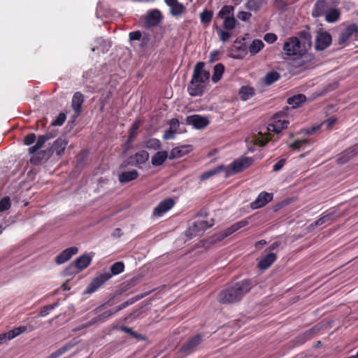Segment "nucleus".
<instances>
[{
	"mask_svg": "<svg viewBox=\"0 0 358 358\" xmlns=\"http://www.w3.org/2000/svg\"><path fill=\"white\" fill-rule=\"evenodd\" d=\"M236 20L234 17H225L224 18L223 27L227 30H231L236 27Z\"/></svg>",
	"mask_w": 358,
	"mask_h": 358,
	"instance_id": "nucleus-47",
	"label": "nucleus"
},
{
	"mask_svg": "<svg viewBox=\"0 0 358 358\" xmlns=\"http://www.w3.org/2000/svg\"><path fill=\"white\" fill-rule=\"evenodd\" d=\"M167 157L166 151H158L152 157L151 163L154 166H159L164 164Z\"/></svg>",
	"mask_w": 358,
	"mask_h": 358,
	"instance_id": "nucleus-29",
	"label": "nucleus"
},
{
	"mask_svg": "<svg viewBox=\"0 0 358 358\" xmlns=\"http://www.w3.org/2000/svg\"><path fill=\"white\" fill-rule=\"evenodd\" d=\"M185 11V6L179 1L176 2L174 5L170 7V13L173 16H178L182 14Z\"/></svg>",
	"mask_w": 358,
	"mask_h": 358,
	"instance_id": "nucleus-41",
	"label": "nucleus"
},
{
	"mask_svg": "<svg viewBox=\"0 0 358 358\" xmlns=\"http://www.w3.org/2000/svg\"><path fill=\"white\" fill-rule=\"evenodd\" d=\"M309 143L308 139L296 140L289 145V148L294 150L299 151L304 148L305 145Z\"/></svg>",
	"mask_w": 358,
	"mask_h": 358,
	"instance_id": "nucleus-45",
	"label": "nucleus"
},
{
	"mask_svg": "<svg viewBox=\"0 0 358 358\" xmlns=\"http://www.w3.org/2000/svg\"><path fill=\"white\" fill-rule=\"evenodd\" d=\"M124 270V264L122 262H116L110 266V273L111 277L113 275H118L122 273Z\"/></svg>",
	"mask_w": 358,
	"mask_h": 358,
	"instance_id": "nucleus-44",
	"label": "nucleus"
},
{
	"mask_svg": "<svg viewBox=\"0 0 358 358\" xmlns=\"http://www.w3.org/2000/svg\"><path fill=\"white\" fill-rule=\"evenodd\" d=\"M84 101V96L80 92H76L74 93L71 99V107L75 112L76 117L80 115L82 112V105Z\"/></svg>",
	"mask_w": 358,
	"mask_h": 358,
	"instance_id": "nucleus-20",
	"label": "nucleus"
},
{
	"mask_svg": "<svg viewBox=\"0 0 358 358\" xmlns=\"http://www.w3.org/2000/svg\"><path fill=\"white\" fill-rule=\"evenodd\" d=\"M224 165L221 164L213 169L205 171L200 176V180H208L210 178H211L212 176L217 175V174L220 173L222 171H224Z\"/></svg>",
	"mask_w": 358,
	"mask_h": 358,
	"instance_id": "nucleus-33",
	"label": "nucleus"
},
{
	"mask_svg": "<svg viewBox=\"0 0 358 358\" xmlns=\"http://www.w3.org/2000/svg\"><path fill=\"white\" fill-rule=\"evenodd\" d=\"M111 278L109 272L99 273L87 286L84 294H92L100 289L108 280Z\"/></svg>",
	"mask_w": 358,
	"mask_h": 358,
	"instance_id": "nucleus-6",
	"label": "nucleus"
},
{
	"mask_svg": "<svg viewBox=\"0 0 358 358\" xmlns=\"http://www.w3.org/2000/svg\"><path fill=\"white\" fill-rule=\"evenodd\" d=\"M356 31V24H351L348 25L345 29L341 31L338 36V43L343 45L348 41L350 36Z\"/></svg>",
	"mask_w": 358,
	"mask_h": 358,
	"instance_id": "nucleus-22",
	"label": "nucleus"
},
{
	"mask_svg": "<svg viewBox=\"0 0 358 358\" xmlns=\"http://www.w3.org/2000/svg\"><path fill=\"white\" fill-rule=\"evenodd\" d=\"M234 10V8L231 6H224L221 10L218 13V16L221 18H224L225 17H229L232 11Z\"/></svg>",
	"mask_w": 358,
	"mask_h": 358,
	"instance_id": "nucleus-51",
	"label": "nucleus"
},
{
	"mask_svg": "<svg viewBox=\"0 0 358 358\" xmlns=\"http://www.w3.org/2000/svg\"><path fill=\"white\" fill-rule=\"evenodd\" d=\"M192 150V146L191 145H183L176 147L171 150L169 157L170 159L180 158L188 154Z\"/></svg>",
	"mask_w": 358,
	"mask_h": 358,
	"instance_id": "nucleus-21",
	"label": "nucleus"
},
{
	"mask_svg": "<svg viewBox=\"0 0 358 358\" xmlns=\"http://www.w3.org/2000/svg\"><path fill=\"white\" fill-rule=\"evenodd\" d=\"M141 125V120H136L132 124L130 129L128 138L127 140V143H131L134 139L136 137L137 133L136 131L139 129Z\"/></svg>",
	"mask_w": 358,
	"mask_h": 358,
	"instance_id": "nucleus-38",
	"label": "nucleus"
},
{
	"mask_svg": "<svg viewBox=\"0 0 358 358\" xmlns=\"http://www.w3.org/2000/svg\"><path fill=\"white\" fill-rule=\"evenodd\" d=\"M322 128L321 124H317L315 126L310 127L305 129L306 134L308 135H313Z\"/></svg>",
	"mask_w": 358,
	"mask_h": 358,
	"instance_id": "nucleus-60",
	"label": "nucleus"
},
{
	"mask_svg": "<svg viewBox=\"0 0 358 358\" xmlns=\"http://www.w3.org/2000/svg\"><path fill=\"white\" fill-rule=\"evenodd\" d=\"M205 63L199 62L196 64L192 79L187 87V91L190 96H201L205 90L203 85L210 79V73L204 70Z\"/></svg>",
	"mask_w": 358,
	"mask_h": 358,
	"instance_id": "nucleus-2",
	"label": "nucleus"
},
{
	"mask_svg": "<svg viewBox=\"0 0 358 358\" xmlns=\"http://www.w3.org/2000/svg\"><path fill=\"white\" fill-rule=\"evenodd\" d=\"M264 0H248L245 8L252 11L258 10L263 5Z\"/></svg>",
	"mask_w": 358,
	"mask_h": 358,
	"instance_id": "nucleus-40",
	"label": "nucleus"
},
{
	"mask_svg": "<svg viewBox=\"0 0 358 358\" xmlns=\"http://www.w3.org/2000/svg\"><path fill=\"white\" fill-rule=\"evenodd\" d=\"M264 47V43L259 39L254 40L249 46V52L251 55L258 53Z\"/></svg>",
	"mask_w": 358,
	"mask_h": 358,
	"instance_id": "nucleus-39",
	"label": "nucleus"
},
{
	"mask_svg": "<svg viewBox=\"0 0 358 358\" xmlns=\"http://www.w3.org/2000/svg\"><path fill=\"white\" fill-rule=\"evenodd\" d=\"M139 281L140 278L136 276L127 280L120 285L119 294H122V293L135 287L139 282Z\"/></svg>",
	"mask_w": 358,
	"mask_h": 358,
	"instance_id": "nucleus-27",
	"label": "nucleus"
},
{
	"mask_svg": "<svg viewBox=\"0 0 358 358\" xmlns=\"http://www.w3.org/2000/svg\"><path fill=\"white\" fill-rule=\"evenodd\" d=\"M68 143L69 141L66 137H59L53 142L49 149L38 152L37 154L32 156L30 159L31 163L38 164L43 160L49 159L54 152H55L57 156L61 157L64 154Z\"/></svg>",
	"mask_w": 358,
	"mask_h": 358,
	"instance_id": "nucleus-3",
	"label": "nucleus"
},
{
	"mask_svg": "<svg viewBox=\"0 0 358 358\" xmlns=\"http://www.w3.org/2000/svg\"><path fill=\"white\" fill-rule=\"evenodd\" d=\"M248 221L246 219L241 220L234 224H233L229 227L225 229L223 231L220 233L219 235L218 239L220 241L229 236L230 235L233 234L234 232L238 231V229L245 227L248 224Z\"/></svg>",
	"mask_w": 358,
	"mask_h": 358,
	"instance_id": "nucleus-15",
	"label": "nucleus"
},
{
	"mask_svg": "<svg viewBox=\"0 0 358 358\" xmlns=\"http://www.w3.org/2000/svg\"><path fill=\"white\" fill-rule=\"evenodd\" d=\"M36 138V136L35 134H34V133L28 134L24 138V140H23L24 144L26 145H30L35 142Z\"/></svg>",
	"mask_w": 358,
	"mask_h": 358,
	"instance_id": "nucleus-53",
	"label": "nucleus"
},
{
	"mask_svg": "<svg viewBox=\"0 0 358 358\" xmlns=\"http://www.w3.org/2000/svg\"><path fill=\"white\" fill-rule=\"evenodd\" d=\"M143 296H141V297H133V298H131L129 299H128L127 301L122 303L121 304H120L122 310L126 308L127 307H128L129 306H131L134 303H135L138 299L142 298Z\"/></svg>",
	"mask_w": 358,
	"mask_h": 358,
	"instance_id": "nucleus-58",
	"label": "nucleus"
},
{
	"mask_svg": "<svg viewBox=\"0 0 358 358\" xmlns=\"http://www.w3.org/2000/svg\"><path fill=\"white\" fill-rule=\"evenodd\" d=\"M276 259V254L273 252H269L258 262V267L261 270H266L269 268L271 264L275 262Z\"/></svg>",
	"mask_w": 358,
	"mask_h": 358,
	"instance_id": "nucleus-23",
	"label": "nucleus"
},
{
	"mask_svg": "<svg viewBox=\"0 0 358 358\" xmlns=\"http://www.w3.org/2000/svg\"><path fill=\"white\" fill-rule=\"evenodd\" d=\"M162 144L157 138H150L145 142V147L148 150H157L161 148Z\"/></svg>",
	"mask_w": 358,
	"mask_h": 358,
	"instance_id": "nucleus-43",
	"label": "nucleus"
},
{
	"mask_svg": "<svg viewBox=\"0 0 358 358\" xmlns=\"http://www.w3.org/2000/svg\"><path fill=\"white\" fill-rule=\"evenodd\" d=\"M95 43H96V45L94 46L92 48V50L93 52H94L96 50V49H99L101 48V51L103 52H107L109 49V48L110 47V45L109 44V43H108L105 39H103L102 37H99V38H97L96 40H95Z\"/></svg>",
	"mask_w": 358,
	"mask_h": 358,
	"instance_id": "nucleus-37",
	"label": "nucleus"
},
{
	"mask_svg": "<svg viewBox=\"0 0 358 358\" xmlns=\"http://www.w3.org/2000/svg\"><path fill=\"white\" fill-rule=\"evenodd\" d=\"M48 141V138L44 137L43 135H39L37 138L36 143L34 145L29 148L28 151L29 154L38 153L37 152L43 146L45 143Z\"/></svg>",
	"mask_w": 358,
	"mask_h": 358,
	"instance_id": "nucleus-36",
	"label": "nucleus"
},
{
	"mask_svg": "<svg viewBox=\"0 0 358 358\" xmlns=\"http://www.w3.org/2000/svg\"><path fill=\"white\" fill-rule=\"evenodd\" d=\"M175 137V130L169 128L166 130L164 134H163V138L164 140L173 139Z\"/></svg>",
	"mask_w": 358,
	"mask_h": 358,
	"instance_id": "nucleus-61",
	"label": "nucleus"
},
{
	"mask_svg": "<svg viewBox=\"0 0 358 358\" xmlns=\"http://www.w3.org/2000/svg\"><path fill=\"white\" fill-rule=\"evenodd\" d=\"M253 286L252 280L245 279L235 283L222 290L218 296L222 303H234L240 301Z\"/></svg>",
	"mask_w": 358,
	"mask_h": 358,
	"instance_id": "nucleus-1",
	"label": "nucleus"
},
{
	"mask_svg": "<svg viewBox=\"0 0 358 358\" xmlns=\"http://www.w3.org/2000/svg\"><path fill=\"white\" fill-rule=\"evenodd\" d=\"M337 119L335 117H329L327 120H324L322 124H320L322 127H326L327 129H331L333 125L336 122Z\"/></svg>",
	"mask_w": 358,
	"mask_h": 358,
	"instance_id": "nucleus-54",
	"label": "nucleus"
},
{
	"mask_svg": "<svg viewBox=\"0 0 358 358\" xmlns=\"http://www.w3.org/2000/svg\"><path fill=\"white\" fill-rule=\"evenodd\" d=\"M306 101V96L303 94H297L287 99V103L292 108H296L302 106Z\"/></svg>",
	"mask_w": 358,
	"mask_h": 358,
	"instance_id": "nucleus-25",
	"label": "nucleus"
},
{
	"mask_svg": "<svg viewBox=\"0 0 358 358\" xmlns=\"http://www.w3.org/2000/svg\"><path fill=\"white\" fill-rule=\"evenodd\" d=\"M243 41H244V38H236L234 42L233 48L238 52V55L233 56L235 59H241L243 55L247 53V46L243 43Z\"/></svg>",
	"mask_w": 358,
	"mask_h": 358,
	"instance_id": "nucleus-28",
	"label": "nucleus"
},
{
	"mask_svg": "<svg viewBox=\"0 0 358 358\" xmlns=\"http://www.w3.org/2000/svg\"><path fill=\"white\" fill-rule=\"evenodd\" d=\"M213 13L212 10H204L200 14L201 22L203 24H209L213 18Z\"/></svg>",
	"mask_w": 358,
	"mask_h": 358,
	"instance_id": "nucleus-48",
	"label": "nucleus"
},
{
	"mask_svg": "<svg viewBox=\"0 0 358 358\" xmlns=\"http://www.w3.org/2000/svg\"><path fill=\"white\" fill-rule=\"evenodd\" d=\"M186 123L192 125L196 129H202L209 124L210 121L206 117L200 115H192L186 117Z\"/></svg>",
	"mask_w": 358,
	"mask_h": 358,
	"instance_id": "nucleus-11",
	"label": "nucleus"
},
{
	"mask_svg": "<svg viewBox=\"0 0 358 358\" xmlns=\"http://www.w3.org/2000/svg\"><path fill=\"white\" fill-rule=\"evenodd\" d=\"M280 78V74L277 71H270L266 74L264 82L266 85H270Z\"/></svg>",
	"mask_w": 358,
	"mask_h": 358,
	"instance_id": "nucleus-42",
	"label": "nucleus"
},
{
	"mask_svg": "<svg viewBox=\"0 0 358 358\" xmlns=\"http://www.w3.org/2000/svg\"><path fill=\"white\" fill-rule=\"evenodd\" d=\"M277 35L273 33H267L264 36V40L269 44L275 42L277 41Z\"/></svg>",
	"mask_w": 358,
	"mask_h": 358,
	"instance_id": "nucleus-56",
	"label": "nucleus"
},
{
	"mask_svg": "<svg viewBox=\"0 0 358 358\" xmlns=\"http://www.w3.org/2000/svg\"><path fill=\"white\" fill-rule=\"evenodd\" d=\"M175 204V201L172 198H168L161 201L154 209L153 215L161 217L168 210L171 209Z\"/></svg>",
	"mask_w": 358,
	"mask_h": 358,
	"instance_id": "nucleus-13",
	"label": "nucleus"
},
{
	"mask_svg": "<svg viewBox=\"0 0 358 358\" xmlns=\"http://www.w3.org/2000/svg\"><path fill=\"white\" fill-rule=\"evenodd\" d=\"M138 176V171L134 169L129 171L122 172L118 176V180L121 183H127L136 179Z\"/></svg>",
	"mask_w": 358,
	"mask_h": 358,
	"instance_id": "nucleus-26",
	"label": "nucleus"
},
{
	"mask_svg": "<svg viewBox=\"0 0 358 358\" xmlns=\"http://www.w3.org/2000/svg\"><path fill=\"white\" fill-rule=\"evenodd\" d=\"M253 160L250 157H245L235 159L229 166H224L225 178H228L236 173H241L248 169L252 164Z\"/></svg>",
	"mask_w": 358,
	"mask_h": 358,
	"instance_id": "nucleus-4",
	"label": "nucleus"
},
{
	"mask_svg": "<svg viewBox=\"0 0 358 358\" xmlns=\"http://www.w3.org/2000/svg\"><path fill=\"white\" fill-rule=\"evenodd\" d=\"M215 29L220 41L222 42H227L229 40L231 34L228 30L224 31L217 25L215 26Z\"/></svg>",
	"mask_w": 358,
	"mask_h": 358,
	"instance_id": "nucleus-46",
	"label": "nucleus"
},
{
	"mask_svg": "<svg viewBox=\"0 0 358 358\" xmlns=\"http://www.w3.org/2000/svg\"><path fill=\"white\" fill-rule=\"evenodd\" d=\"M214 224V220L209 222L205 220H198L194 222L193 226L186 231L187 236L190 238L201 235L205 230L210 228Z\"/></svg>",
	"mask_w": 358,
	"mask_h": 358,
	"instance_id": "nucleus-8",
	"label": "nucleus"
},
{
	"mask_svg": "<svg viewBox=\"0 0 358 358\" xmlns=\"http://www.w3.org/2000/svg\"><path fill=\"white\" fill-rule=\"evenodd\" d=\"M282 50L285 55L288 57L302 56L305 52L300 45V41L298 37L292 36L288 38L284 43Z\"/></svg>",
	"mask_w": 358,
	"mask_h": 358,
	"instance_id": "nucleus-5",
	"label": "nucleus"
},
{
	"mask_svg": "<svg viewBox=\"0 0 358 358\" xmlns=\"http://www.w3.org/2000/svg\"><path fill=\"white\" fill-rule=\"evenodd\" d=\"M273 194L266 192H262L257 199L250 203L252 209H257L264 206L273 199Z\"/></svg>",
	"mask_w": 358,
	"mask_h": 358,
	"instance_id": "nucleus-17",
	"label": "nucleus"
},
{
	"mask_svg": "<svg viewBox=\"0 0 358 358\" xmlns=\"http://www.w3.org/2000/svg\"><path fill=\"white\" fill-rule=\"evenodd\" d=\"M286 162V158H281L278 162L273 166V171L278 172L282 169Z\"/></svg>",
	"mask_w": 358,
	"mask_h": 358,
	"instance_id": "nucleus-57",
	"label": "nucleus"
},
{
	"mask_svg": "<svg viewBox=\"0 0 358 358\" xmlns=\"http://www.w3.org/2000/svg\"><path fill=\"white\" fill-rule=\"evenodd\" d=\"M163 19L161 11L158 9L149 10L145 16V24L148 28H151L158 25Z\"/></svg>",
	"mask_w": 358,
	"mask_h": 358,
	"instance_id": "nucleus-10",
	"label": "nucleus"
},
{
	"mask_svg": "<svg viewBox=\"0 0 358 358\" xmlns=\"http://www.w3.org/2000/svg\"><path fill=\"white\" fill-rule=\"evenodd\" d=\"M10 206V199L8 196H5L0 200V213L8 210Z\"/></svg>",
	"mask_w": 358,
	"mask_h": 358,
	"instance_id": "nucleus-50",
	"label": "nucleus"
},
{
	"mask_svg": "<svg viewBox=\"0 0 358 358\" xmlns=\"http://www.w3.org/2000/svg\"><path fill=\"white\" fill-rule=\"evenodd\" d=\"M202 341L203 338L201 334L195 335L181 346L178 353H182L184 356L194 353L198 350Z\"/></svg>",
	"mask_w": 358,
	"mask_h": 358,
	"instance_id": "nucleus-7",
	"label": "nucleus"
},
{
	"mask_svg": "<svg viewBox=\"0 0 358 358\" xmlns=\"http://www.w3.org/2000/svg\"><path fill=\"white\" fill-rule=\"evenodd\" d=\"M66 120V115L64 113H60L55 120H54L51 125L52 126H62Z\"/></svg>",
	"mask_w": 358,
	"mask_h": 358,
	"instance_id": "nucleus-52",
	"label": "nucleus"
},
{
	"mask_svg": "<svg viewBox=\"0 0 358 358\" xmlns=\"http://www.w3.org/2000/svg\"><path fill=\"white\" fill-rule=\"evenodd\" d=\"M358 154V143L343 151L338 157V164H344Z\"/></svg>",
	"mask_w": 358,
	"mask_h": 358,
	"instance_id": "nucleus-16",
	"label": "nucleus"
},
{
	"mask_svg": "<svg viewBox=\"0 0 358 358\" xmlns=\"http://www.w3.org/2000/svg\"><path fill=\"white\" fill-rule=\"evenodd\" d=\"M115 315L113 309L106 310L101 314L99 315V319H101V322H103L106 321L108 318L113 316Z\"/></svg>",
	"mask_w": 358,
	"mask_h": 358,
	"instance_id": "nucleus-55",
	"label": "nucleus"
},
{
	"mask_svg": "<svg viewBox=\"0 0 358 358\" xmlns=\"http://www.w3.org/2000/svg\"><path fill=\"white\" fill-rule=\"evenodd\" d=\"M141 36L142 34L140 31H132L129 34V37L131 41H139L141 40Z\"/></svg>",
	"mask_w": 358,
	"mask_h": 358,
	"instance_id": "nucleus-62",
	"label": "nucleus"
},
{
	"mask_svg": "<svg viewBox=\"0 0 358 358\" xmlns=\"http://www.w3.org/2000/svg\"><path fill=\"white\" fill-rule=\"evenodd\" d=\"M224 71V66L221 63L217 64L213 69V74L211 78L212 81L214 83H216L218 81H220L222 77Z\"/></svg>",
	"mask_w": 358,
	"mask_h": 358,
	"instance_id": "nucleus-35",
	"label": "nucleus"
},
{
	"mask_svg": "<svg viewBox=\"0 0 358 358\" xmlns=\"http://www.w3.org/2000/svg\"><path fill=\"white\" fill-rule=\"evenodd\" d=\"M15 336H17L20 335L21 334L24 333L27 330L26 326H20L18 327L14 328L12 329Z\"/></svg>",
	"mask_w": 358,
	"mask_h": 358,
	"instance_id": "nucleus-63",
	"label": "nucleus"
},
{
	"mask_svg": "<svg viewBox=\"0 0 358 358\" xmlns=\"http://www.w3.org/2000/svg\"><path fill=\"white\" fill-rule=\"evenodd\" d=\"M341 11L338 8H330L325 13V20L329 23H334L339 20Z\"/></svg>",
	"mask_w": 358,
	"mask_h": 358,
	"instance_id": "nucleus-30",
	"label": "nucleus"
},
{
	"mask_svg": "<svg viewBox=\"0 0 358 358\" xmlns=\"http://www.w3.org/2000/svg\"><path fill=\"white\" fill-rule=\"evenodd\" d=\"M170 128H171L173 130H176L177 127H179L180 122L179 120L176 118H173L169 122Z\"/></svg>",
	"mask_w": 358,
	"mask_h": 358,
	"instance_id": "nucleus-64",
	"label": "nucleus"
},
{
	"mask_svg": "<svg viewBox=\"0 0 358 358\" xmlns=\"http://www.w3.org/2000/svg\"><path fill=\"white\" fill-rule=\"evenodd\" d=\"M298 36L300 45L306 53L312 47V36L309 28L306 27V29L299 32Z\"/></svg>",
	"mask_w": 358,
	"mask_h": 358,
	"instance_id": "nucleus-14",
	"label": "nucleus"
},
{
	"mask_svg": "<svg viewBox=\"0 0 358 358\" xmlns=\"http://www.w3.org/2000/svg\"><path fill=\"white\" fill-rule=\"evenodd\" d=\"M334 214V212L329 213L327 214L323 213L320 217H319L317 220L312 222L309 225V228L314 229L316 227L321 226V225L327 223V222L331 221Z\"/></svg>",
	"mask_w": 358,
	"mask_h": 358,
	"instance_id": "nucleus-32",
	"label": "nucleus"
},
{
	"mask_svg": "<svg viewBox=\"0 0 358 358\" xmlns=\"http://www.w3.org/2000/svg\"><path fill=\"white\" fill-rule=\"evenodd\" d=\"M331 36L327 31L319 33L315 38V48L317 50H324L331 43Z\"/></svg>",
	"mask_w": 358,
	"mask_h": 358,
	"instance_id": "nucleus-12",
	"label": "nucleus"
},
{
	"mask_svg": "<svg viewBox=\"0 0 358 358\" xmlns=\"http://www.w3.org/2000/svg\"><path fill=\"white\" fill-rule=\"evenodd\" d=\"M78 249L76 246L70 247L61 252L55 258L57 264H62L69 260L72 256L77 254Z\"/></svg>",
	"mask_w": 358,
	"mask_h": 358,
	"instance_id": "nucleus-18",
	"label": "nucleus"
},
{
	"mask_svg": "<svg viewBox=\"0 0 358 358\" xmlns=\"http://www.w3.org/2000/svg\"><path fill=\"white\" fill-rule=\"evenodd\" d=\"M330 3L329 0H317L313 8L312 15L314 17L322 16L324 12L326 13L330 9Z\"/></svg>",
	"mask_w": 358,
	"mask_h": 358,
	"instance_id": "nucleus-19",
	"label": "nucleus"
},
{
	"mask_svg": "<svg viewBox=\"0 0 358 358\" xmlns=\"http://www.w3.org/2000/svg\"><path fill=\"white\" fill-rule=\"evenodd\" d=\"M241 100L247 101L255 95V90L250 86H243L239 90Z\"/></svg>",
	"mask_w": 358,
	"mask_h": 358,
	"instance_id": "nucleus-34",
	"label": "nucleus"
},
{
	"mask_svg": "<svg viewBox=\"0 0 358 358\" xmlns=\"http://www.w3.org/2000/svg\"><path fill=\"white\" fill-rule=\"evenodd\" d=\"M80 271L78 269L77 266L73 262L64 270V275L66 276H70L77 274Z\"/></svg>",
	"mask_w": 358,
	"mask_h": 358,
	"instance_id": "nucleus-49",
	"label": "nucleus"
},
{
	"mask_svg": "<svg viewBox=\"0 0 358 358\" xmlns=\"http://www.w3.org/2000/svg\"><path fill=\"white\" fill-rule=\"evenodd\" d=\"M92 260V255L84 254L79 257L76 258L73 263L77 266L78 269L81 271L86 268L91 263Z\"/></svg>",
	"mask_w": 358,
	"mask_h": 358,
	"instance_id": "nucleus-24",
	"label": "nucleus"
},
{
	"mask_svg": "<svg viewBox=\"0 0 358 358\" xmlns=\"http://www.w3.org/2000/svg\"><path fill=\"white\" fill-rule=\"evenodd\" d=\"M134 157L136 164H137V167L141 169L142 165L148 161L150 155L146 150H141L134 154Z\"/></svg>",
	"mask_w": 358,
	"mask_h": 358,
	"instance_id": "nucleus-31",
	"label": "nucleus"
},
{
	"mask_svg": "<svg viewBox=\"0 0 358 358\" xmlns=\"http://www.w3.org/2000/svg\"><path fill=\"white\" fill-rule=\"evenodd\" d=\"M252 16V14L246 11H240L237 15V17L242 21L248 20Z\"/></svg>",
	"mask_w": 358,
	"mask_h": 358,
	"instance_id": "nucleus-59",
	"label": "nucleus"
},
{
	"mask_svg": "<svg viewBox=\"0 0 358 358\" xmlns=\"http://www.w3.org/2000/svg\"><path fill=\"white\" fill-rule=\"evenodd\" d=\"M285 113L284 111H280L273 115V123L269 124L268 127L269 131L278 134L287 127L289 121L283 118Z\"/></svg>",
	"mask_w": 358,
	"mask_h": 358,
	"instance_id": "nucleus-9",
	"label": "nucleus"
}]
</instances>
